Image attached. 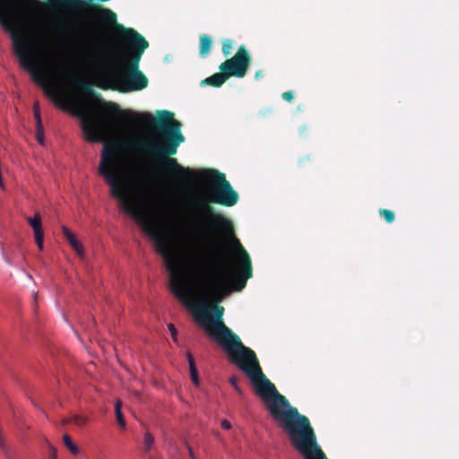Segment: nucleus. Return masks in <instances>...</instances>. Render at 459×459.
Returning <instances> with one entry per match:
<instances>
[{"label":"nucleus","mask_w":459,"mask_h":459,"mask_svg":"<svg viewBox=\"0 0 459 459\" xmlns=\"http://www.w3.org/2000/svg\"><path fill=\"white\" fill-rule=\"evenodd\" d=\"M83 134L87 142H103L100 173L109 185L111 195L142 226L143 231L154 240L156 251L163 257L169 273V284L174 295L185 303L195 300V320L226 352L230 362L249 377L256 394L263 400L269 412L273 406H281L288 399L277 391L262 372L255 351L245 346L239 336L223 322L224 307L219 304L231 290L240 291L244 289H237L238 255L236 256V265L230 270L227 254L221 250L205 252L202 257L195 258L190 267V283L180 267L169 235L160 229L151 213L144 191L123 173L124 143L117 139L106 141L107 133Z\"/></svg>","instance_id":"nucleus-1"},{"label":"nucleus","mask_w":459,"mask_h":459,"mask_svg":"<svg viewBox=\"0 0 459 459\" xmlns=\"http://www.w3.org/2000/svg\"><path fill=\"white\" fill-rule=\"evenodd\" d=\"M75 85L100 104L106 112L133 117L143 126L151 128L159 139L150 138L141 141L139 147L157 160L160 171L165 175L169 184L174 189L186 190L192 186L203 176L209 183L207 195L194 198L186 216V225L191 236L198 242L208 246V252L226 253V246L231 245L238 255L239 268L237 271V289L245 288L247 281L253 276V268L249 254L240 244L235 235L232 221L212 205L220 204L225 207L234 206L239 199L225 174L217 169L197 171L189 167L182 166L172 156L178 152V146L185 141L181 133V124L174 118L169 110L157 112V117L150 113L135 114L130 111H120L115 102L105 101L100 94L96 93L89 82L77 80Z\"/></svg>","instance_id":"nucleus-2"},{"label":"nucleus","mask_w":459,"mask_h":459,"mask_svg":"<svg viewBox=\"0 0 459 459\" xmlns=\"http://www.w3.org/2000/svg\"><path fill=\"white\" fill-rule=\"evenodd\" d=\"M115 27L121 32V55L117 58V69L112 74L113 89L120 92L137 91L148 86V78L139 69V63L149 43L133 28H126L117 22Z\"/></svg>","instance_id":"nucleus-3"},{"label":"nucleus","mask_w":459,"mask_h":459,"mask_svg":"<svg viewBox=\"0 0 459 459\" xmlns=\"http://www.w3.org/2000/svg\"><path fill=\"white\" fill-rule=\"evenodd\" d=\"M16 14L17 8L12 5L10 12L0 13V22L11 33L14 54L19 58L21 66L31 74L35 82L45 86L47 77L39 66L34 45L29 35L18 28Z\"/></svg>","instance_id":"nucleus-4"},{"label":"nucleus","mask_w":459,"mask_h":459,"mask_svg":"<svg viewBox=\"0 0 459 459\" xmlns=\"http://www.w3.org/2000/svg\"><path fill=\"white\" fill-rule=\"evenodd\" d=\"M251 65V56L246 46L241 45L237 53L220 65V71H226L230 77L243 78Z\"/></svg>","instance_id":"nucleus-5"},{"label":"nucleus","mask_w":459,"mask_h":459,"mask_svg":"<svg viewBox=\"0 0 459 459\" xmlns=\"http://www.w3.org/2000/svg\"><path fill=\"white\" fill-rule=\"evenodd\" d=\"M26 221L33 230L35 242L39 249L43 250L44 231L42 229V221L39 213H36L34 217H26Z\"/></svg>","instance_id":"nucleus-6"},{"label":"nucleus","mask_w":459,"mask_h":459,"mask_svg":"<svg viewBox=\"0 0 459 459\" xmlns=\"http://www.w3.org/2000/svg\"><path fill=\"white\" fill-rule=\"evenodd\" d=\"M62 231L66 240L69 242L73 249L82 257L84 250L82 244L76 238L74 234L65 226L62 227Z\"/></svg>","instance_id":"nucleus-7"},{"label":"nucleus","mask_w":459,"mask_h":459,"mask_svg":"<svg viewBox=\"0 0 459 459\" xmlns=\"http://www.w3.org/2000/svg\"><path fill=\"white\" fill-rule=\"evenodd\" d=\"M229 78V74L224 70L207 77L202 82V84L221 87Z\"/></svg>","instance_id":"nucleus-8"},{"label":"nucleus","mask_w":459,"mask_h":459,"mask_svg":"<svg viewBox=\"0 0 459 459\" xmlns=\"http://www.w3.org/2000/svg\"><path fill=\"white\" fill-rule=\"evenodd\" d=\"M212 47V39L208 35H202L200 37L199 54L201 56H205L210 52Z\"/></svg>","instance_id":"nucleus-9"},{"label":"nucleus","mask_w":459,"mask_h":459,"mask_svg":"<svg viewBox=\"0 0 459 459\" xmlns=\"http://www.w3.org/2000/svg\"><path fill=\"white\" fill-rule=\"evenodd\" d=\"M186 358L189 364L191 379L195 385H198V373L197 368L195 367V359L190 352L186 353Z\"/></svg>","instance_id":"nucleus-10"},{"label":"nucleus","mask_w":459,"mask_h":459,"mask_svg":"<svg viewBox=\"0 0 459 459\" xmlns=\"http://www.w3.org/2000/svg\"><path fill=\"white\" fill-rule=\"evenodd\" d=\"M63 441L65 447L73 454L78 455L80 452L79 447L73 442L71 437L68 434L63 436Z\"/></svg>","instance_id":"nucleus-11"},{"label":"nucleus","mask_w":459,"mask_h":459,"mask_svg":"<svg viewBox=\"0 0 459 459\" xmlns=\"http://www.w3.org/2000/svg\"><path fill=\"white\" fill-rule=\"evenodd\" d=\"M88 422V418L85 416L74 415L72 418L65 419L63 424L74 423L79 427L85 425Z\"/></svg>","instance_id":"nucleus-12"},{"label":"nucleus","mask_w":459,"mask_h":459,"mask_svg":"<svg viewBox=\"0 0 459 459\" xmlns=\"http://www.w3.org/2000/svg\"><path fill=\"white\" fill-rule=\"evenodd\" d=\"M121 407H122V402L120 400H117L115 403V412H116V416H117V423L122 427V428H125L126 427V420L123 417V414H122V411H121Z\"/></svg>","instance_id":"nucleus-13"},{"label":"nucleus","mask_w":459,"mask_h":459,"mask_svg":"<svg viewBox=\"0 0 459 459\" xmlns=\"http://www.w3.org/2000/svg\"><path fill=\"white\" fill-rule=\"evenodd\" d=\"M221 51L224 56H229L234 48V42L231 39H226L221 42Z\"/></svg>","instance_id":"nucleus-14"},{"label":"nucleus","mask_w":459,"mask_h":459,"mask_svg":"<svg viewBox=\"0 0 459 459\" xmlns=\"http://www.w3.org/2000/svg\"><path fill=\"white\" fill-rule=\"evenodd\" d=\"M154 444V437L148 431L144 433L143 436V446L145 452H150Z\"/></svg>","instance_id":"nucleus-15"},{"label":"nucleus","mask_w":459,"mask_h":459,"mask_svg":"<svg viewBox=\"0 0 459 459\" xmlns=\"http://www.w3.org/2000/svg\"><path fill=\"white\" fill-rule=\"evenodd\" d=\"M380 215L385 219L387 223H392L394 221V213L391 210L381 209L379 211Z\"/></svg>","instance_id":"nucleus-16"},{"label":"nucleus","mask_w":459,"mask_h":459,"mask_svg":"<svg viewBox=\"0 0 459 459\" xmlns=\"http://www.w3.org/2000/svg\"><path fill=\"white\" fill-rule=\"evenodd\" d=\"M33 112H34V117H35V119H36V127H40L43 126H42V120H41V117H40V109H39V103H35L34 106H33Z\"/></svg>","instance_id":"nucleus-17"},{"label":"nucleus","mask_w":459,"mask_h":459,"mask_svg":"<svg viewBox=\"0 0 459 459\" xmlns=\"http://www.w3.org/2000/svg\"><path fill=\"white\" fill-rule=\"evenodd\" d=\"M230 385L234 387V389L236 390V392H237L238 394L242 395V394H243V393H242V389H241V388H240V386L238 385V377H236V376H231V377H230Z\"/></svg>","instance_id":"nucleus-18"},{"label":"nucleus","mask_w":459,"mask_h":459,"mask_svg":"<svg viewBox=\"0 0 459 459\" xmlns=\"http://www.w3.org/2000/svg\"><path fill=\"white\" fill-rule=\"evenodd\" d=\"M46 443L48 445V455H49V458L50 459H56V454H57V451H56V448L52 446L48 439H46Z\"/></svg>","instance_id":"nucleus-19"},{"label":"nucleus","mask_w":459,"mask_h":459,"mask_svg":"<svg viewBox=\"0 0 459 459\" xmlns=\"http://www.w3.org/2000/svg\"><path fill=\"white\" fill-rule=\"evenodd\" d=\"M36 130H37L36 137H37L38 142L40 144H44L43 126H41V128L40 127H36Z\"/></svg>","instance_id":"nucleus-20"},{"label":"nucleus","mask_w":459,"mask_h":459,"mask_svg":"<svg viewBox=\"0 0 459 459\" xmlns=\"http://www.w3.org/2000/svg\"><path fill=\"white\" fill-rule=\"evenodd\" d=\"M168 328L171 334L172 339L174 340V342H177L178 341V336H177L178 332H177L175 325L173 324H169Z\"/></svg>","instance_id":"nucleus-21"},{"label":"nucleus","mask_w":459,"mask_h":459,"mask_svg":"<svg viewBox=\"0 0 459 459\" xmlns=\"http://www.w3.org/2000/svg\"><path fill=\"white\" fill-rule=\"evenodd\" d=\"M282 99L289 101V102H291L294 99V93L292 91H285L282 93Z\"/></svg>","instance_id":"nucleus-22"},{"label":"nucleus","mask_w":459,"mask_h":459,"mask_svg":"<svg viewBox=\"0 0 459 459\" xmlns=\"http://www.w3.org/2000/svg\"><path fill=\"white\" fill-rule=\"evenodd\" d=\"M221 428L224 429H230L231 428V424L230 421L224 420L221 421Z\"/></svg>","instance_id":"nucleus-23"},{"label":"nucleus","mask_w":459,"mask_h":459,"mask_svg":"<svg viewBox=\"0 0 459 459\" xmlns=\"http://www.w3.org/2000/svg\"><path fill=\"white\" fill-rule=\"evenodd\" d=\"M186 446H187V449H188L189 455H190L191 459H196L195 456V454H194V451H193L192 447L189 445H187Z\"/></svg>","instance_id":"nucleus-24"},{"label":"nucleus","mask_w":459,"mask_h":459,"mask_svg":"<svg viewBox=\"0 0 459 459\" xmlns=\"http://www.w3.org/2000/svg\"><path fill=\"white\" fill-rule=\"evenodd\" d=\"M307 130V127L306 126L299 128L300 134H304L305 132Z\"/></svg>","instance_id":"nucleus-25"},{"label":"nucleus","mask_w":459,"mask_h":459,"mask_svg":"<svg viewBox=\"0 0 459 459\" xmlns=\"http://www.w3.org/2000/svg\"><path fill=\"white\" fill-rule=\"evenodd\" d=\"M62 68H65V70H68V67L66 65H62Z\"/></svg>","instance_id":"nucleus-26"}]
</instances>
